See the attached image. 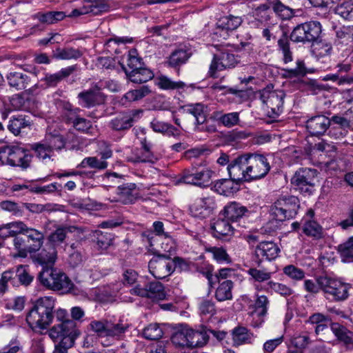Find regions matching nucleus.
<instances>
[{"label": "nucleus", "instance_id": "1", "mask_svg": "<svg viewBox=\"0 0 353 353\" xmlns=\"http://www.w3.org/2000/svg\"><path fill=\"white\" fill-rule=\"evenodd\" d=\"M55 317L61 323L54 325L48 330L49 337L54 342H59L55 345L54 353H67L81 335V331L72 320L68 319L65 310L59 308L56 310Z\"/></svg>", "mask_w": 353, "mask_h": 353}, {"label": "nucleus", "instance_id": "2", "mask_svg": "<svg viewBox=\"0 0 353 353\" xmlns=\"http://www.w3.org/2000/svg\"><path fill=\"white\" fill-rule=\"evenodd\" d=\"M130 327L127 321L119 319L92 320L88 326L95 333L104 347H108L122 340Z\"/></svg>", "mask_w": 353, "mask_h": 353}, {"label": "nucleus", "instance_id": "3", "mask_svg": "<svg viewBox=\"0 0 353 353\" xmlns=\"http://www.w3.org/2000/svg\"><path fill=\"white\" fill-rule=\"evenodd\" d=\"M55 300L52 296L38 299L26 316V322L34 332L46 330L54 319Z\"/></svg>", "mask_w": 353, "mask_h": 353}, {"label": "nucleus", "instance_id": "4", "mask_svg": "<svg viewBox=\"0 0 353 353\" xmlns=\"http://www.w3.org/2000/svg\"><path fill=\"white\" fill-rule=\"evenodd\" d=\"M171 341L176 346L193 348L205 345L208 336L206 332L195 331L188 325L181 324L173 333Z\"/></svg>", "mask_w": 353, "mask_h": 353}, {"label": "nucleus", "instance_id": "5", "mask_svg": "<svg viewBox=\"0 0 353 353\" xmlns=\"http://www.w3.org/2000/svg\"><path fill=\"white\" fill-rule=\"evenodd\" d=\"M38 278L41 284L53 291L68 292L73 286L65 273L53 268H43Z\"/></svg>", "mask_w": 353, "mask_h": 353}, {"label": "nucleus", "instance_id": "6", "mask_svg": "<svg viewBox=\"0 0 353 353\" xmlns=\"http://www.w3.org/2000/svg\"><path fill=\"white\" fill-rule=\"evenodd\" d=\"M299 208V199L295 196H280L271 206L270 215L279 221L292 219L297 214Z\"/></svg>", "mask_w": 353, "mask_h": 353}, {"label": "nucleus", "instance_id": "7", "mask_svg": "<svg viewBox=\"0 0 353 353\" xmlns=\"http://www.w3.org/2000/svg\"><path fill=\"white\" fill-rule=\"evenodd\" d=\"M31 158L28 151L21 147L14 145L0 147V161L2 164L26 169L30 166Z\"/></svg>", "mask_w": 353, "mask_h": 353}, {"label": "nucleus", "instance_id": "8", "mask_svg": "<svg viewBox=\"0 0 353 353\" xmlns=\"http://www.w3.org/2000/svg\"><path fill=\"white\" fill-rule=\"evenodd\" d=\"M319 284L327 299L334 301H343L349 296L350 285L341 279L320 276Z\"/></svg>", "mask_w": 353, "mask_h": 353}, {"label": "nucleus", "instance_id": "9", "mask_svg": "<svg viewBox=\"0 0 353 353\" xmlns=\"http://www.w3.org/2000/svg\"><path fill=\"white\" fill-rule=\"evenodd\" d=\"M259 95L270 117L276 118L282 112L285 96L283 90H274L272 85H268L259 92Z\"/></svg>", "mask_w": 353, "mask_h": 353}, {"label": "nucleus", "instance_id": "10", "mask_svg": "<svg viewBox=\"0 0 353 353\" xmlns=\"http://www.w3.org/2000/svg\"><path fill=\"white\" fill-rule=\"evenodd\" d=\"M59 105H61L63 108L64 119L68 123H72L77 130L90 135H94L95 128L90 120L80 117L78 115L80 110L79 108H74L70 103L65 101H61Z\"/></svg>", "mask_w": 353, "mask_h": 353}, {"label": "nucleus", "instance_id": "11", "mask_svg": "<svg viewBox=\"0 0 353 353\" xmlns=\"http://www.w3.org/2000/svg\"><path fill=\"white\" fill-rule=\"evenodd\" d=\"M318 172L315 169L301 168L291 179L292 187L302 194H311L314 190Z\"/></svg>", "mask_w": 353, "mask_h": 353}, {"label": "nucleus", "instance_id": "12", "mask_svg": "<svg viewBox=\"0 0 353 353\" xmlns=\"http://www.w3.org/2000/svg\"><path fill=\"white\" fill-rule=\"evenodd\" d=\"M247 174L248 181L263 178L270 170L268 158L261 154L247 153Z\"/></svg>", "mask_w": 353, "mask_h": 353}, {"label": "nucleus", "instance_id": "13", "mask_svg": "<svg viewBox=\"0 0 353 353\" xmlns=\"http://www.w3.org/2000/svg\"><path fill=\"white\" fill-rule=\"evenodd\" d=\"M321 32V26L318 21H309L296 26L290 34V39L296 43L313 42Z\"/></svg>", "mask_w": 353, "mask_h": 353}, {"label": "nucleus", "instance_id": "14", "mask_svg": "<svg viewBox=\"0 0 353 353\" xmlns=\"http://www.w3.org/2000/svg\"><path fill=\"white\" fill-rule=\"evenodd\" d=\"M212 174V171L208 168L192 167L183 171L179 181L185 184L204 188L210 184Z\"/></svg>", "mask_w": 353, "mask_h": 353}, {"label": "nucleus", "instance_id": "15", "mask_svg": "<svg viewBox=\"0 0 353 353\" xmlns=\"http://www.w3.org/2000/svg\"><path fill=\"white\" fill-rule=\"evenodd\" d=\"M242 22V19L238 16L228 15L221 17L216 23L213 39L217 40L226 39L230 32L239 27Z\"/></svg>", "mask_w": 353, "mask_h": 353}, {"label": "nucleus", "instance_id": "16", "mask_svg": "<svg viewBox=\"0 0 353 353\" xmlns=\"http://www.w3.org/2000/svg\"><path fill=\"white\" fill-rule=\"evenodd\" d=\"M142 113V110H132L121 112L110 120L109 126L114 131L127 130L141 117Z\"/></svg>", "mask_w": 353, "mask_h": 353}, {"label": "nucleus", "instance_id": "17", "mask_svg": "<svg viewBox=\"0 0 353 353\" xmlns=\"http://www.w3.org/2000/svg\"><path fill=\"white\" fill-rule=\"evenodd\" d=\"M255 301L250 308V315L252 317L251 323L254 327H259L265 321V316L267 315L270 301L268 298L265 295H255Z\"/></svg>", "mask_w": 353, "mask_h": 353}, {"label": "nucleus", "instance_id": "18", "mask_svg": "<svg viewBox=\"0 0 353 353\" xmlns=\"http://www.w3.org/2000/svg\"><path fill=\"white\" fill-rule=\"evenodd\" d=\"M148 268L153 276L158 279H164L174 272L173 263L163 256L152 259L148 263Z\"/></svg>", "mask_w": 353, "mask_h": 353}, {"label": "nucleus", "instance_id": "19", "mask_svg": "<svg viewBox=\"0 0 353 353\" xmlns=\"http://www.w3.org/2000/svg\"><path fill=\"white\" fill-rule=\"evenodd\" d=\"M130 292L132 294L148 297L154 301L163 300L166 296L164 287L159 281L150 282L145 288L137 285L130 290Z\"/></svg>", "mask_w": 353, "mask_h": 353}, {"label": "nucleus", "instance_id": "20", "mask_svg": "<svg viewBox=\"0 0 353 353\" xmlns=\"http://www.w3.org/2000/svg\"><path fill=\"white\" fill-rule=\"evenodd\" d=\"M215 208L216 203L212 197L197 198L190 205V212L196 218L205 219L212 213Z\"/></svg>", "mask_w": 353, "mask_h": 353}, {"label": "nucleus", "instance_id": "21", "mask_svg": "<svg viewBox=\"0 0 353 353\" xmlns=\"http://www.w3.org/2000/svg\"><path fill=\"white\" fill-rule=\"evenodd\" d=\"M109 8L105 0H87L82 7L72 10L68 17H77L88 14L98 15L108 11Z\"/></svg>", "mask_w": 353, "mask_h": 353}, {"label": "nucleus", "instance_id": "22", "mask_svg": "<svg viewBox=\"0 0 353 353\" xmlns=\"http://www.w3.org/2000/svg\"><path fill=\"white\" fill-rule=\"evenodd\" d=\"M236 63V59L233 54L223 51L220 54L214 56L209 72L212 77H216V72L234 68Z\"/></svg>", "mask_w": 353, "mask_h": 353}, {"label": "nucleus", "instance_id": "23", "mask_svg": "<svg viewBox=\"0 0 353 353\" xmlns=\"http://www.w3.org/2000/svg\"><path fill=\"white\" fill-rule=\"evenodd\" d=\"M247 167L246 154H245L232 161L228 164L227 169L230 178L238 182L241 181H248Z\"/></svg>", "mask_w": 353, "mask_h": 353}, {"label": "nucleus", "instance_id": "24", "mask_svg": "<svg viewBox=\"0 0 353 353\" xmlns=\"http://www.w3.org/2000/svg\"><path fill=\"white\" fill-rule=\"evenodd\" d=\"M78 98L80 104L85 108L102 104L105 101V96L101 92L97 85L88 90L80 92L78 94Z\"/></svg>", "mask_w": 353, "mask_h": 353}, {"label": "nucleus", "instance_id": "25", "mask_svg": "<svg viewBox=\"0 0 353 353\" xmlns=\"http://www.w3.org/2000/svg\"><path fill=\"white\" fill-rule=\"evenodd\" d=\"M280 252V248L272 241L259 243L254 248V254L260 261H272L275 259Z\"/></svg>", "mask_w": 353, "mask_h": 353}, {"label": "nucleus", "instance_id": "26", "mask_svg": "<svg viewBox=\"0 0 353 353\" xmlns=\"http://www.w3.org/2000/svg\"><path fill=\"white\" fill-rule=\"evenodd\" d=\"M330 125V119L322 114L311 117L306 123L308 132L313 136L323 134Z\"/></svg>", "mask_w": 353, "mask_h": 353}, {"label": "nucleus", "instance_id": "27", "mask_svg": "<svg viewBox=\"0 0 353 353\" xmlns=\"http://www.w3.org/2000/svg\"><path fill=\"white\" fill-rule=\"evenodd\" d=\"M140 198L139 192L135 183H130L118 187L117 201L128 205L132 204Z\"/></svg>", "mask_w": 353, "mask_h": 353}, {"label": "nucleus", "instance_id": "28", "mask_svg": "<svg viewBox=\"0 0 353 353\" xmlns=\"http://www.w3.org/2000/svg\"><path fill=\"white\" fill-rule=\"evenodd\" d=\"M212 236L216 239L230 236L234 233L231 221L228 219L218 218L212 220L210 225Z\"/></svg>", "mask_w": 353, "mask_h": 353}, {"label": "nucleus", "instance_id": "29", "mask_svg": "<svg viewBox=\"0 0 353 353\" xmlns=\"http://www.w3.org/2000/svg\"><path fill=\"white\" fill-rule=\"evenodd\" d=\"M270 6L262 4L255 8L252 14L246 17V21L250 27L257 28L261 23L270 19Z\"/></svg>", "mask_w": 353, "mask_h": 353}, {"label": "nucleus", "instance_id": "30", "mask_svg": "<svg viewBox=\"0 0 353 353\" xmlns=\"http://www.w3.org/2000/svg\"><path fill=\"white\" fill-rule=\"evenodd\" d=\"M57 259V248L46 243L45 247L37 254L36 261L46 268H52Z\"/></svg>", "mask_w": 353, "mask_h": 353}, {"label": "nucleus", "instance_id": "31", "mask_svg": "<svg viewBox=\"0 0 353 353\" xmlns=\"http://www.w3.org/2000/svg\"><path fill=\"white\" fill-rule=\"evenodd\" d=\"M247 273L250 276L249 281L254 285L255 290L256 286H263L261 285L263 283L266 284L268 281H272L270 279L273 274V272L266 268H249Z\"/></svg>", "mask_w": 353, "mask_h": 353}, {"label": "nucleus", "instance_id": "32", "mask_svg": "<svg viewBox=\"0 0 353 353\" xmlns=\"http://www.w3.org/2000/svg\"><path fill=\"white\" fill-rule=\"evenodd\" d=\"M248 210L236 202L228 203L223 210V215L231 222H236L245 216Z\"/></svg>", "mask_w": 353, "mask_h": 353}, {"label": "nucleus", "instance_id": "33", "mask_svg": "<svg viewBox=\"0 0 353 353\" xmlns=\"http://www.w3.org/2000/svg\"><path fill=\"white\" fill-rule=\"evenodd\" d=\"M128 79L134 83H143L154 78L153 72L146 67H141L137 70H125Z\"/></svg>", "mask_w": 353, "mask_h": 353}, {"label": "nucleus", "instance_id": "34", "mask_svg": "<svg viewBox=\"0 0 353 353\" xmlns=\"http://www.w3.org/2000/svg\"><path fill=\"white\" fill-rule=\"evenodd\" d=\"M239 189V182L234 179H223L216 181L214 185V190L218 194L229 196Z\"/></svg>", "mask_w": 353, "mask_h": 353}, {"label": "nucleus", "instance_id": "35", "mask_svg": "<svg viewBox=\"0 0 353 353\" xmlns=\"http://www.w3.org/2000/svg\"><path fill=\"white\" fill-rule=\"evenodd\" d=\"M335 43L341 47H353V26H343L336 30Z\"/></svg>", "mask_w": 353, "mask_h": 353}, {"label": "nucleus", "instance_id": "36", "mask_svg": "<svg viewBox=\"0 0 353 353\" xmlns=\"http://www.w3.org/2000/svg\"><path fill=\"white\" fill-rule=\"evenodd\" d=\"M184 110L194 116L196 123L199 125L205 123L208 115V107L201 103L188 104Z\"/></svg>", "mask_w": 353, "mask_h": 353}, {"label": "nucleus", "instance_id": "37", "mask_svg": "<svg viewBox=\"0 0 353 353\" xmlns=\"http://www.w3.org/2000/svg\"><path fill=\"white\" fill-rule=\"evenodd\" d=\"M9 85L17 90L26 89L31 82L29 76L22 72H11L7 75Z\"/></svg>", "mask_w": 353, "mask_h": 353}, {"label": "nucleus", "instance_id": "38", "mask_svg": "<svg viewBox=\"0 0 353 353\" xmlns=\"http://www.w3.org/2000/svg\"><path fill=\"white\" fill-rule=\"evenodd\" d=\"M74 70L75 67L72 65L62 68L54 74L47 73L43 78V81L48 86L54 87L62 80L68 77Z\"/></svg>", "mask_w": 353, "mask_h": 353}, {"label": "nucleus", "instance_id": "39", "mask_svg": "<svg viewBox=\"0 0 353 353\" xmlns=\"http://www.w3.org/2000/svg\"><path fill=\"white\" fill-rule=\"evenodd\" d=\"M330 328L336 338L343 342L347 347L353 345V333L349 331L345 327L338 323H332Z\"/></svg>", "mask_w": 353, "mask_h": 353}, {"label": "nucleus", "instance_id": "40", "mask_svg": "<svg viewBox=\"0 0 353 353\" xmlns=\"http://www.w3.org/2000/svg\"><path fill=\"white\" fill-rule=\"evenodd\" d=\"M330 328L336 338L343 342L347 347L353 345V333L349 331L345 327L338 323H332Z\"/></svg>", "mask_w": 353, "mask_h": 353}, {"label": "nucleus", "instance_id": "41", "mask_svg": "<svg viewBox=\"0 0 353 353\" xmlns=\"http://www.w3.org/2000/svg\"><path fill=\"white\" fill-rule=\"evenodd\" d=\"M330 328L336 338L343 342L347 347L353 345V333L349 331L345 327L338 323H332Z\"/></svg>", "mask_w": 353, "mask_h": 353}, {"label": "nucleus", "instance_id": "42", "mask_svg": "<svg viewBox=\"0 0 353 353\" xmlns=\"http://www.w3.org/2000/svg\"><path fill=\"white\" fill-rule=\"evenodd\" d=\"M151 89L148 85H142L137 89L128 91L122 97L121 103L126 105L128 103H132L141 100L151 93Z\"/></svg>", "mask_w": 353, "mask_h": 353}, {"label": "nucleus", "instance_id": "43", "mask_svg": "<svg viewBox=\"0 0 353 353\" xmlns=\"http://www.w3.org/2000/svg\"><path fill=\"white\" fill-rule=\"evenodd\" d=\"M232 341L234 345L239 346L245 343H251L254 336L245 327H236L233 329L232 332Z\"/></svg>", "mask_w": 353, "mask_h": 353}, {"label": "nucleus", "instance_id": "44", "mask_svg": "<svg viewBox=\"0 0 353 353\" xmlns=\"http://www.w3.org/2000/svg\"><path fill=\"white\" fill-rule=\"evenodd\" d=\"M233 282L230 280H225L219 282V285L215 291V298L218 301H225L232 299V290Z\"/></svg>", "mask_w": 353, "mask_h": 353}, {"label": "nucleus", "instance_id": "45", "mask_svg": "<svg viewBox=\"0 0 353 353\" xmlns=\"http://www.w3.org/2000/svg\"><path fill=\"white\" fill-rule=\"evenodd\" d=\"M256 290L258 292H270V290H272L274 292H276L284 296H290L293 292V290L288 286L282 283L274 282L273 281H268L266 284L264 285V286H256Z\"/></svg>", "mask_w": 353, "mask_h": 353}, {"label": "nucleus", "instance_id": "46", "mask_svg": "<svg viewBox=\"0 0 353 353\" xmlns=\"http://www.w3.org/2000/svg\"><path fill=\"white\" fill-rule=\"evenodd\" d=\"M9 108H5V111L2 112V118L6 119L9 112L12 110H26L28 107L26 105V100L24 97L20 94H16L9 98Z\"/></svg>", "mask_w": 353, "mask_h": 353}, {"label": "nucleus", "instance_id": "47", "mask_svg": "<svg viewBox=\"0 0 353 353\" xmlns=\"http://www.w3.org/2000/svg\"><path fill=\"white\" fill-rule=\"evenodd\" d=\"M65 17L63 12L50 11L47 12H38L33 15V19L38 20L41 23L46 24H53L63 20Z\"/></svg>", "mask_w": 353, "mask_h": 353}, {"label": "nucleus", "instance_id": "48", "mask_svg": "<svg viewBox=\"0 0 353 353\" xmlns=\"http://www.w3.org/2000/svg\"><path fill=\"white\" fill-rule=\"evenodd\" d=\"M92 238L98 249L105 250L112 244V234L101 230L92 232Z\"/></svg>", "mask_w": 353, "mask_h": 353}, {"label": "nucleus", "instance_id": "49", "mask_svg": "<svg viewBox=\"0 0 353 353\" xmlns=\"http://www.w3.org/2000/svg\"><path fill=\"white\" fill-rule=\"evenodd\" d=\"M334 13L345 21H353V0H345L338 4Z\"/></svg>", "mask_w": 353, "mask_h": 353}, {"label": "nucleus", "instance_id": "50", "mask_svg": "<svg viewBox=\"0 0 353 353\" xmlns=\"http://www.w3.org/2000/svg\"><path fill=\"white\" fill-rule=\"evenodd\" d=\"M160 159V155L153 152H146L142 150L134 153L129 157L128 161L132 163H154Z\"/></svg>", "mask_w": 353, "mask_h": 353}, {"label": "nucleus", "instance_id": "51", "mask_svg": "<svg viewBox=\"0 0 353 353\" xmlns=\"http://www.w3.org/2000/svg\"><path fill=\"white\" fill-rule=\"evenodd\" d=\"M155 84L161 90H175L183 88L185 83L182 81H174L165 75H159L154 79Z\"/></svg>", "mask_w": 353, "mask_h": 353}, {"label": "nucleus", "instance_id": "52", "mask_svg": "<svg viewBox=\"0 0 353 353\" xmlns=\"http://www.w3.org/2000/svg\"><path fill=\"white\" fill-rule=\"evenodd\" d=\"M30 125L29 121L21 115L12 117L9 121L8 130L14 135H19L21 130Z\"/></svg>", "mask_w": 353, "mask_h": 353}, {"label": "nucleus", "instance_id": "53", "mask_svg": "<svg viewBox=\"0 0 353 353\" xmlns=\"http://www.w3.org/2000/svg\"><path fill=\"white\" fill-rule=\"evenodd\" d=\"M279 50L283 55V61L285 63L292 61V52L290 48V41L285 32H283L282 36L278 40Z\"/></svg>", "mask_w": 353, "mask_h": 353}, {"label": "nucleus", "instance_id": "54", "mask_svg": "<svg viewBox=\"0 0 353 353\" xmlns=\"http://www.w3.org/2000/svg\"><path fill=\"white\" fill-rule=\"evenodd\" d=\"M206 251L212 254L213 259L218 263H230L232 261L226 250L223 247H210Z\"/></svg>", "mask_w": 353, "mask_h": 353}, {"label": "nucleus", "instance_id": "55", "mask_svg": "<svg viewBox=\"0 0 353 353\" xmlns=\"http://www.w3.org/2000/svg\"><path fill=\"white\" fill-rule=\"evenodd\" d=\"M303 232L315 239H320L323 236L322 227L314 220L305 221L303 226Z\"/></svg>", "mask_w": 353, "mask_h": 353}, {"label": "nucleus", "instance_id": "56", "mask_svg": "<svg viewBox=\"0 0 353 353\" xmlns=\"http://www.w3.org/2000/svg\"><path fill=\"white\" fill-rule=\"evenodd\" d=\"M43 141L48 144L52 152L61 150L65 145V139L59 134H48Z\"/></svg>", "mask_w": 353, "mask_h": 353}, {"label": "nucleus", "instance_id": "57", "mask_svg": "<svg viewBox=\"0 0 353 353\" xmlns=\"http://www.w3.org/2000/svg\"><path fill=\"white\" fill-rule=\"evenodd\" d=\"M108 167L106 161L98 159L96 157H89L84 158L77 165L78 168H93L97 170H104Z\"/></svg>", "mask_w": 353, "mask_h": 353}, {"label": "nucleus", "instance_id": "58", "mask_svg": "<svg viewBox=\"0 0 353 353\" xmlns=\"http://www.w3.org/2000/svg\"><path fill=\"white\" fill-rule=\"evenodd\" d=\"M339 252L342 261L350 262L353 260V236L339 245Z\"/></svg>", "mask_w": 353, "mask_h": 353}, {"label": "nucleus", "instance_id": "59", "mask_svg": "<svg viewBox=\"0 0 353 353\" xmlns=\"http://www.w3.org/2000/svg\"><path fill=\"white\" fill-rule=\"evenodd\" d=\"M81 56L82 52L79 49L73 48L57 49L54 54V57L57 59L61 60L77 59Z\"/></svg>", "mask_w": 353, "mask_h": 353}, {"label": "nucleus", "instance_id": "60", "mask_svg": "<svg viewBox=\"0 0 353 353\" xmlns=\"http://www.w3.org/2000/svg\"><path fill=\"white\" fill-rule=\"evenodd\" d=\"M189 57L190 54L186 50L179 49L170 54L168 63L172 67H176L185 63Z\"/></svg>", "mask_w": 353, "mask_h": 353}, {"label": "nucleus", "instance_id": "61", "mask_svg": "<svg viewBox=\"0 0 353 353\" xmlns=\"http://www.w3.org/2000/svg\"><path fill=\"white\" fill-rule=\"evenodd\" d=\"M219 113H216L217 120L225 127L232 128L237 125L239 122V113L237 112H230L221 114L219 117Z\"/></svg>", "mask_w": 353, "mask_h": 353}, {"label": "nucleus", "instance_id": "62", "mask_svg": "<svg viewBox=\"0 0 353 353\" xmlns=\"http://www.w3.org/2000/svg\"><path fill=\"white\" fill-rule=\"evenodd\" d=\"M32 149L34 150L37 157L43 161L50 159L53 153L44 141L33 144Z\"/></svg>", "mask_w": 353, "mask_h": 353}, {"label": "nucleus", "instance_id": "63", "mask_svg": "<svg viewBox=\"0 0 353 353\" xmlns=\"http://www.w3.org/2000/svg\"><path fill=\"white\" fill-rule=\"evenodd\" d=\"M332 48L330 43H316L312 50V52L317 59L329 58L332 53Z\"/></svg>", "mask_w": 353, "mask_h": 353}, {"label": "nucleus", "instance_id": "64", "mask_svg": "<svg viewBox=\"0 0 353 353\" xmlns=\"http://www.w3.org/2000/svg\"><path fill=\"white\" fill-rule=\"evenodd\" d=\"M143 336L148 340H159L163 336L161 328L157 323L149 325L143 332Z\"/></svg>", "mask_w": 353, "mask_h": 353}]
</instances>
